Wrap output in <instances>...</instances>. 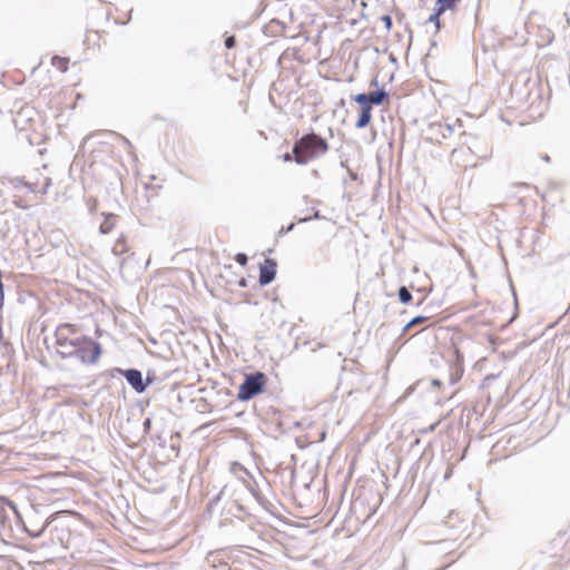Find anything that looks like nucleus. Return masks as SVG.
Masks as SVG:
<instances>
[{
    "label": "nucleus",
    "instance_id": "1",
    "mask_svg": "<svg viewBox=\"0 0 570 570\" xmlns=\"http://www.w3.org/2000/svg\"><path fill=\"white\" fill-rule=\"evenodd\" d=\"M328 150L326 139L315 132H308L296 139L293 145L294 161L297 165H307L311 160L324 155Z\"/></svg>",
    "mask_w": 570,
    "mask_h": 570
},
{
    "label": "nucleus",
    "instance_id": "2",
    "mask_svg": "<svg viewBox=\"0 0 570 570\" xmlns=\"http://www.w3.org/2000/svg\"><path fill=\"white\" fill-rule=\"evenodd\" d=\"M390 99V94L384 87H377L370 92H360L353 97V100L360 106V114L355 122V128L362 129L370 125L372 120V109L374 106H382Z\"/></svg>",
    "mask_w": 570,
    "mask_h": 570
},
{
    "label": "nucleus",
    "instance_id": "3",
    "mask_svg": "<svg viewBox=\"0 0 570 570\" xmlns=\"http://www.w3.org/2000/svg\"><path fill=\"white\" fill-rule=\"evenodd\" d=\"M77 330L72 324H60L55 331L57 351L61 358L71 357L72 350L79 342V335L76 336Z\"/></svg>",
    "mask_w": 570,
    "mask_h": 570
},
{
    "label": "nucleus",
    "instance_id": "4",
    "mask_svg": "<svg viewBox=\"0 0 570 570\" xmlns=\"http://www.w3.org/2000/svg\"><path fill=\"white\" fill-rule=\"evenodd\" d=\"M18 524L22 522L21 515L14 503L4 498H0V540L7 542L13 538L12 521Z\"/></svg>",
    "mask_w": 570,
    "mask_h": 570
},
{
    "label": "nucleus",
    "instance_id": "5",
    "mask_svg": "<svg viewBox=\"0 0 570 570\" xmlns=\"http://www.w3.org/2000/svg\"><path fill=\"white\" fill-rule=\"evenodd\" d=\"M102 354L101 344L87 335H79V342L72 350L71 357L82 364H96Z\"/></svg>",
    "mask_w": 570,
    "mask_h": 570
},
{
    "label": "nucleus",
    "instance_id": "6",
    "mask_svg": "<svg viewBox=\"0 0 570 570\" xmlns=\"http://www.w3.org/2000/svg\"><path fill=\"white\" fill-rule=\"evenodd\" d=\"M267 376L261 371L246 374L238 387L237 399L242 402L249 401L265 391Z\"/></svg>",
    "mask_w": 570,
    "mask_h": 570
},
{
    "label": "nucleus",
    "instance_id": "7",
    "mask_svg": "<svg viewBox=\"0 0 570 570\" xmlns=\"http://www.w3.org/2000/svg\"><path fill=\"white\" fill-rule=\"evenodd\" d=\"M105 375L110 379L116 377V375H121L126 379L127 383L130 387L138 394L144 393L148 387V382H145L142 373L138 368H120L112 367L105 373Z\"/></svg>",
    "mask_w": 570,
    "mask_h": 570
},
{
    "label": "nucleus",
    "instance_id": "8",
    "mask_svg": "<svg viewBox=\"0 0 570 570\" xmlns=\"http://www.w3.org/2000/svg\"><path fill=\"white\" fill-rule=\"evenodd\" d=\"M277 262L274 258L266 257L259 264L258 283L262 287L269 285L276 277Z\"/></svg>",
    "mask_w": 570,
    "mask_h": 570
},
{
    "label": "nucleus",
    "instance_id": "9",
    "mask_svg": "<svg viewBox=\"0 0 570 570\" xmlns=\"http://www.w3.org/2000/svg\"><path fill=\"white\" fill-rule=\"evenodd\" d=\"M431 140L441 144L442 139L450 137L453 134V126L449 124H432L430 126Z\"/></svg>",
    "mask_w": 570,
    "mask_h": 570
},
{
    "label": "nucleus",
    "instance_id": "10",
    "mask_svg": "<svg viewBox=\"0 0 570 570\" xmlns=\"http://www.w3.org/2000/svg\"><path fill=\"white\" fill-rule=\"evenodd\" d=\"M102 216H104V220L99 226V232L102 235H106L112 230L117 215H115L112 213H104Z\"/></svg>",
    "mask_w": 570,
    "mask_h": 570
},
{
    "label": "nucleus",
    "instance_id": "11",
    "mask_svg": "<svg viewBox=\"0 0 570 570\" xmlns=\"http://www.w3.org/2000/svg\"><path fill=\"white\" fill-rule=\"evenodd\" d=\"M111 252L115 256H121L128 252V246H127L126 238L124 235H120L117 238V240L115 242V244L112 246Z\"/></svg>",
    "mask_w": 570,
    "mask_h": 570
},
{
    "label": "nucleus",
    "instance_id": "12",
    "mask_svg": "<svg viewBox=\"0 0 570 570\" xmlns=\"http://www.w3.org/2000/svg\"><path fill=\"white\" fill-rule=\"evenodd\" d=\"M207 561L212 562L213 567L216 568L217 570H238V568H233L223 560H217L216 556L214 554H210Z\"/></svg>",
    "mask_w": 570,
    "mask_h": 570
},
{
    "label": "nucleus",
    "instance_id": "13",
    "mask_svg": "<svg viewBox=\"0 0 570 570\" xmlns=\"http://www.w3.org/2000/svg\"><path fill=\"white\" fill-rule=\"evenodd\" d=\"M305 212H311L313 214L312 216H305L297 219L298 224H305L308 223L312 219H324L325 217L321 215L320 210L315 208V206H312L311 208L307 207Z\"/></svg>",
    "mask_w": 570,
    "mask_h": 570
},
{
    "label": "nucleus",
    "instance_id": "14",
    "mask_svg": "<svg viewBox=\"0 0 570 570\" xmlns=\"http://www.w3.org/2000/svg\"><path fill=\"white\" fill-rule=\"evenodd\" d=\"M430 321V317L429 316H425V315H416L414 316L410 322H407L404 327H403V332H406L409 331L410 328L416 326V325H420V324H424L426 322Z\"/></svg>",
    "mask_w": 570,
    "mask_h": 570
},
{
    "label": "nucleus",
    "instance_id": "15",
    "mask_svg": "<svg viewBox=\"0 0 570 570\" xmlns=\"http://www.w3.org/2000/svg\"><path fill=\"white\" fill-rule=\"evenodd\" d=\"M460 1L461 0H436L434 6L445 12L446 10H453Z\"/></svg>",
    "mask_w": 570,
    "mask_h": 570
},
{
    "label": "nucleus",
    "instance_id": "16",
    "mask_svg": "<svg viewBox=\"0 0 570 570\" xmlns=\"http://www.w3.org/2000/svg\"><path fill=\"white\" fill-rule=\"evenodd\" d=\"M68 63L69 60L67 58L60 57V56H53L51 58V65L58 69H60L62 72H66L68 70Z\"/></svg>",
    "mask_w": 570,
    "mask_h": 570
},
{
    "label": "nucleus",
    "instance_id": "17",
    "mask_svg": "<svg viewBox=\"0 0 570 570\" xmlns=\"http://www.w3.org/2000/svg\"><path fill=\"white\" fill-rule=\"evenodd\" d=\"M397 296H399V301L402 303V304H409L411 301H412V293L410 292V289L402 285L399 291H397Z\"/></svg>",
    "mask_w": 570,
    "mask_h": 570
},
{
    "label": "nucleus",
    "instance_id": "18",
    "mask_svg": "<svg viewBox=\"0 0 570 570\" xmlns=\"http://www.w3.org/2000/svg\"><path fill=\"white\" fill-rule=\"evenodd\" d=\"M442 13H444V12L439 10V8L434 6L433 12L428 18V22L434 23L436 30H439L441 28L440 17Z\"/></svg>",
    "mask_w": 570,
    "mask_h": 570
},
{
    "label": "nucleus",
    "instance_id": "19",
    "mask_svg": "<svg viewBox=\"0 0 570 570\" xmlns=\"http://www.w3.org/2000/svg\"><path fill=\"white\" fill-rule=\"evenodd\" d=\"M47 527H48V524L43 523L39 529L32 530V529L28 528L26 524H23L24 531L29 534V537H31L33 539L41 537V534L46 531Z\"/></svg>",
    "mask_w": 570,
    "mask_h": 570
},
{
    "label": "nucleus",
    "instance_id": "20",
    "mask_svg": "<svg viewBox=\"0 0 570 570\" xmlns=\"http://www.w3.org/2000/svg\"><path fill=\"white\" fill-rule=\"evenodd\" d=\"M253 494H254V497H255L256 501H257V502H258V503H259V504H261L265 510H267V511H268V510H269V505H272V504L269 503V501H268L264 495H262L259 492H257V491H254V492H253Z\"/></svg>",
    "mask_w": 570,
    "mask_h": 570
},
{
    "label": "nucleus",
    "instance_id": "21",
    "mask_svg": "<svg viewBox=\"0 0 570 570\" xmlns=\"http://www.w3.org/2000/svg\"><path fill=\"white\" fill-rule=\"evenodd\" d=\"M8 183L14 189H18L22 186L24 187L26 180L23 177H10V178H8Z\"/></svg>",
    "mask_w": 570,
    "mask_h": 570
},
{
    "label": "nucleus",
    "instance_id": "22",
    "mask_svg": "<svg viewBox=\"0 0 570 570\" xmlns=\"http://www.w3.org/2000/svg\"><path fill=\"white\" fill-rule=\"evenodd\" d=\"M235 262L240 266H246L248 263V256L245 253H237L235 255Z\"/></svg>",
    "mask_w": 570,
    "mask_h": 570
},
{
    "label": "nucleus",
    "instance_id": "23",
    "mask_svg": "<svg viewBox=\"0 0 570 570\" xmlns=\"http://www.w3.org/2000/svg\"><path fill=\"white\" fill-rule=\"evenodd\" d=\"M381 21L383 22L386 31H390L392 29L393 20H392V17L390 14L382 16L381 17Z\"/></svg>",
    "mask_w": 570,
    "mask_h": 570
},
{
    "label": "nucleus",
    "instance_id": "24",
    "mask_svg": "<svg viewBox=\"0 0 570 570\" xmlns=\"http://www.w3.org/2000/svg\"><path fill=\"white\" fill-rule=\"evenodd\" d=\"M295 227V224L294 223H291L289 225L287 226H283L279 232H278V235L279 236H283V235H286L288 233H291Z\"/></svg>",
    "mask_w": 570,
    "mask_h": 570
},
{
    "label": "nucleus",
    "instance_id": "25",
    "mask_svg": "<svg viewBox=\"0 0 570 570\" xmlns=\"http://www.w3.org/2000/svg\"><path fill=\"white\" fill-rule=\"evenodd\" d=\"M236 46V39L234 36H229L225 39V47L227 49H233Z\"/></svg>",
    "mask_w": 570,
    "mask_h": 570
},
{
    "label": "nucleus",
    "instance_id": "26",
    "mask_svg": "<svg viewBox=\"0 0 570 570\" xmlns=\"http://www.w3.org/2000/svg\"><path fill=\"white\" fill-rule=\"evenodd\" d=\"M151 419L150 417H146L142 422V428H144V432L147 434L149 433L150 429H151Z\"/></svg>",
    "mask_w": 570,
    "mask_h": 570
},
{
    "label": "nucleus",
    "instance_id": "27",
    "mask_svg": "<svg viewBox=\"0 0 570 570\" xmlns=\"http://www.w3.org/2000/svg\"><path fill=\"white\" fill-rule=\"evenodd\" d=\"M50 186H51V179L47 178L43 187L40 190H38V193H40L42 195L47 194Z\"/></svg>",
    "mask_w": 570,
    "mask_h": 570
},
{
    "label": "nucleus",
    "instance_id": "28",
    "mask_svg": "<svg viewBox=\"0 0 570 570\" xmlns=\"http://www.w3.org/2000/svg\"><path fill=\"white\" fill-rule=\"evenodd\" d=\"M282 159L286 163L294 161L293 150L291 153L283 154Z\"/></svg>",
    "mask_w": 570,
    "mask_h": 570
},
{
    "label": "nucleus",
    "instance_id": "29",
    "mask_svg": "<svg viewBox=\"0 0 570 570\" xmlns=\"http://www.w3.org/2000/svg\"><path fill=\"white\" fill-rule=\"evenodd\" d=\"M24 187L29 193H38V189L35 184L26 181Z\"/></svg>",
    "mask_w": 570,
    "mask_h": 570
},
{
    "label": "nucleus",
    "instance_id": "30",
    "mask_svg": "<svg viewBox=\"0 0 570 570\" xmlns=\"http://www.w3.org/2000/svg\"><path fill=\"white\" fill-rule=\"evenodd\" d=\"M303 202H304L306 205H308V204H312V205L318 204V200L311 199L308 196H303Z\"/></svg>",
    "mask_w": 570,
    "mask_h": 570
},
{
    "label": "nucleus",
    "instance_id": "31",
    "mask_svg": "<svg viewBox=\"0 0 570 570\" xmlns=\"http://www.w3.org/2000/svg\"><path fill=\"white\" fill-rule=\"evenodd\" d=\"M145 382H148V385L153 383L154 374L147 373V377L144 379Z\"/></svg>",
    "mask_w": 570,
    "mask_h": 570
},
{
    "label": "nucleus",
    "instance_id": "32",
    "mask_svg": "<svg viewBox=\"0 0 570 570\" xmlns=\"http://www.w3.org/2000/svg\"><path fill=\"white\" fill-rule=\"evenodd\" d=\"M371 86L372 87H379V81H377V77H374L372 80H371Z\"/></svg>",
    "mask_w": 570,
    "mask_h": 570
},
{
    "label": "nucleus",
    "instance_id": "33",
    "mask_svg": "<svg viewBox=\"0 0 570 570\" xmlns=\"http://www.w3.org/2000/svg\"><path fill=\"white\" fill-rule=\"evenodd\" d=\"M238 285L240 287H246L247 286V281L245 278H240L239 282H238Z\"/></svg>",
    "mask_w": 570,
    "mask_h": 570
},
{
    "label": "nucleus",
    "instance_id": "34",
    "mask_svg": "<svg viewBox=\"0 0 570 570\" xmlns=\"http://www.w3.org/2000/svg\"><path fill=\"white\" fill-rule=\"evenodd\" d=\"M128 259H129V256H128V257H126V258H122V259H121V262H120V269H122V268H124V266L126 265V263L128 262Z\"/></svg>",
    "mask_w": 570,
    "mask_h": 570
},
{
    "label": "nucleus",
    "instance_id": "35",
    "mask_svg": "<svg viewBox=\"0 0 570 570\" xmlns=\"http://www.w3.org/2000/svg\"><path fill=\"white\" fill-rule=\"evenodd\" d=\"M441 384H442V383H441V381H440V380H438V379H434V380L432 381V385H433V386H440Z\"/></svg>",
    "mask_w": 570,
    "mask_h": 570
},
{
    "label": "nucleus",
    "instance_id": "36",
    "mask_svg": "<svg viewBox=\"0 0 570 570\" xmlns=\"http://www.w3.org/2000/svg\"><path fill=\"white\" fill-rule=\"evenodd\" d=\"M542 159H543L544 161H547V163H550V160H551V158H550V156H549V155H544V156H542Z\"/></svg>",
    "mask_w": 570,
    "mask_h": 570
},
{
    "label": "nucleus",
    "instance_id": "37",
    "mask_svg": "<svg viewBox=\"0 0 570 570\" xmlns=\"http://www.w3.org/2000/svg\"><path fill=\"white\" fill-rule=\"evenodd\" d=\"M13 203L19 208H26V206L21 205L20 202H18V200H14Z\"/></svg>",
    "mask_w": 570,
    "mask_h": 570
},
{
    "label": "nucleus",
    "instance_id": "38",
    "mask_svg": "<svg viewBox=\"0 0 570 570\" xmlns=\"http://www.w3.org/2000/svg\"><path fill=\"white\" fill-rule=\"evenodd\" d=\"M458 380H459V376H456V377L451 376V384H455L458 382Z\"/></svg>",
    "mask_w": 570,
    "mask_h": 570
},
{
    "label": "nucleus",
    "instance_id": "39",
    "mask_svg": "<svg viewBox=\"0 0 570 570\" xmlns=\"http://www.w3.org/2000/svg\"><path fill=\"white\" fill-rule=\"evenodd\" d=\"M124 139V142L128 146V147H131V144L130 141L127 139V138H122Z\"/></svg>",
    "mask_w": 570,
    "mask_h": 570
},
{
    "label": "nucleus",
    "instance_id": "40",
    "mask_svg": "<svg viewBox=\"0 0 570 570\" xmlns=\"http://www.w3.org/2000/svg\"><path fill=\"white\" fill-rule=\"evenodd\" d=\"M0 115H2V110L0 109Z\"/></svg>",
    "mask_w": 570,
    "mask_h": 570
}]
</instances>
